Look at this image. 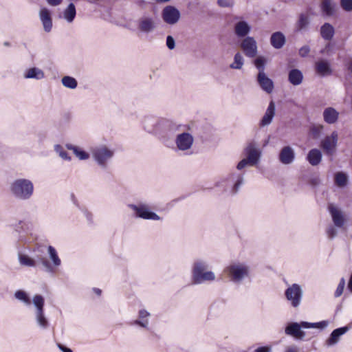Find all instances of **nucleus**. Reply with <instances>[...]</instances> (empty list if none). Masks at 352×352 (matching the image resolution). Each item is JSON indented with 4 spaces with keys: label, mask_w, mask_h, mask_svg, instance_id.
Listing matches in <instances>:
<instances>
[{
    "label": "nucleus",
    "mask_w": 352,
    "mask_h": 352,
    "mask_svg": "<svg viewBox=\"0 0 352 352\" xmlns=\"http://www.w3.org/2000/svg\"><path fill=\"white\" fill-rule=\"evenodd\" d=\"M224 272L230 281L237 285L251 277V267L245 262L232 261L225 268Z\"/></svg>",
    "instance_id": "1"
},
{
    "label": "nucleus",
    "mask_w": 352,
    "mask_h": 352,
    "mask_svg": "<svg viewBox=\"0 0 352 352\" xmlns=\"http://www.w3.org/2000/svg\"><path fill=\"white\" fill-rule=\"evenodd\" d=\"M12 195L19 201H27L31 199L34 193V184L28 179L18 178L10 185Z\"/></svg>",
    "instance_id": "2"
},
{
    "label": "nucleus",
    "mask_w": 352,
    "mask_h": 352,
    "mask_svg": "<svg viewBox=\"0 0 352 352\" xmlns=\"http://www.w3.org/2000/svg\"><path fill=\"white\" fill-rule=\"evenodd\" d=\"M209 263L206 260L197 259L192 267V280L195 285H199L206 281L215 280V274L212 271L207 270Z\"/></svg>",
    "instance_id": "3"
},
{
    "label": "nucleus",
    "mask_w": 352,
    "mask_h": 352,
    "mask_svg": "<svg viewBox=\"0 0 352 352\" xmlns=\"http://www.w3.org/2000/svg\"><path fill=\"white\" fill-rule=\"evenodd\" d=\"M328 324L329 322L325 320L314 323L308 322H301L300 323L292 322L289 323L285 328V333L297 339L302 340L305 336V333L301 330L302 328H317L320 329H324L328 326Z\"/></svg>",
    "instance_id": "4"
},
{
    "label": "nucleus",
    "mask_w": 352,
    "mask_h": 352,
    "mask_svg": "<svg viewBox=\"0 0 352 352\" xmlns=\"http://www.w3.org/2000/svg\"><path fill=\"white\" fill-rule=\"evenodd\" d=\"M94 160L102 169H106L114 156V151L105 144H100L91 148Z\"/></svg>",
    "instance_id": "5"
},
{
    "label": "nucleus",
    "mask_w": 352,
    "mask_h": 352,
    "mask_svg": "<svg viewBox=\"0 0 352 352\" xmlns=\"http://www.w3.org/2000/svg\"><path fill=\"white\" fill-rule=\"evenodd\" d=\"M127 208L133 212V216L136 219L153 220L154 211L152 206L144 201H137L127 204Z\"/></svg>",
    "instance_id": "6"
},
{
    "label": "nucleus",
    "mask_w": 352,
    "mask_h": 352,
    "mask_svg": "<svg viewBox=\"0 0 352 352\" xmlns=\"http://www.w3.org/2000/svg\"><path fill=\"white\" fill-rule=\"evenodd\" d=\"M32 303L35 307V320L37 324L43 329L49 327V322L44 314V298L39 294L35 295L32 298Z\"/></svg>",
    "instance_id": "7"
},
{
    "label": "nucleus",
    "mask_w": 352,
    "mask_h": 352,
    "mask_svg": "<svg viewBox=\"0 0 352 352\" xmlns=\"http://www.w3.org/2000/svg\"><path fill=\"white\" fill-rule=\"evenodd\" d=\"M47 252L52 263L45 257H41L38 261L41 263L47 273L53 274L55 272V269L60 266L61 260L53 246L49 245L47 247Z\"/></svg>",
    "instance_id": "8"
},
{
    "label": "nucleus",
    "mask_w": 352,
    "mask_h": 352,
    "mask_svg": "<svg viewBox=\"0 0 352 352\" xmlns=\"http://www.w3.org/2000/svg\"><path fill=\"white\" fill-rule=\"evenodd\" d=\"M285 296L292 307L298 308L303 296L302 287L297 283L289 285L285 291Z\"/></svg>",
    "instance_id": "9"
},
{
    "label": "nucleus",
    "mask_w": 352,
    "mask_h": 352,
    "mask_svg": "<svg viewBox=\"0 0 352 352\" xmlns=\"http://www.w3.org/2000/svg\"><path fill=\"white\" fill-rule=\"evenodd\" d=\"M338 141V132L334 131L321 140L320 146L327 155H333L336 151Z\"/></svg>",
    "instance_id": "10"
},
{
    "label": "nucleus",
    "mask_w": 352,
    "mask_h": 352,
    "mask_svg": "<svg viewBox=\"0 0 352 352\" xmlns=\"http://www.w3.org/2000/svg\"><path fill=\"white\" fill-rule=\"evenodd\" d=\"M162 18L166 24L173 25L180 20L181 13L175 6H166L162 12Z\"/></svg>",
    "instance_id": "11"
},
{
    "label": "nucleus",
    "mask_w": 352,
    "mask_h": 352,
    "mask_svg": "<svg viewBox=\"0 0 352 352\" xmlns=\"http://www.w3.org/2000/svg\"><path fill=\"white\" fill-rule=\"evenodd\" d=\"M175 142L177 150L187 151L192 148L194 138L190 133L183 132L176 136Z\"/></svg>",
    "instance_id": "12"
},
{
    "label": "nucleus",
    "mask_w": 352,
    "mask_h": 352,
    "mask_svg": "<svg viewBox=\"0 0 352 352\" xmlns=\"http://www.w3.org/2000/svg\"><path fill=\"white\" fill-rule=\"evenodd\" d=\"M245 158L249 160L251 166H254L258 163L261 156V151L256 142H250L245 148Z\"/></svg>",
    "instance_id": "13"
},
{
    "label": "nucleus",
    "mask_w": 352,
    "mask_h": 352,
    "mask_svg": "<svg viewBox=\"0 0 352 352\" xmlns=\"http://www.w3.org/2000/svg\"><path fill=\"white\" fill-rule=\"evenodd\" d=\"M240 46L247 57L254 58L256 56L258 51L257 43L253 37L247 36L243 38Z\"/></svg>",
    "instance_id": "14"
},
{
    "label": "nucleus",
    "mask_w": 352,
    "mask_h": 352,
    "mask_svg": "<svg viewBox=\"0 0 352 352\" xmlns=\"http://www.w3.org/2000/svg\"><path fill=\"white\" fill-rule=\"evenodd\" d=\"M328 210L331 214L335 226L342 228L346 221L343 212L333 204H329Z\"/></svg>",
    "instance_id": "15"
},
{
    "label": "nucleus",
    "mask_w": 352,
    "mask_h": 352,
    "mask_svg": "<svg viewBox=\"0 0 352 352\" xmlns=\"http://www.w3.org/2000/svg\"><path fill=\"white\" fill-rule=\"evenodd\" d=\"M296 157L294 149L290 146H283L278 155L279 161L284 165L292 164Z\"/></svg>",
    "instance_id": "16"
},
{
    "label": "nucleus",
    "mask_w": 352,
    "mask_h": 352,
    "mask_svg": "<svg viewBox=\"0 0 352 352\" xmlns=\"http://www.w3.org/2000/svg\"><path fill=\"white\" fill-rule=\"evenodd\" d=\"M251 31L250 25L245 21L241 20L236 22L234 26V34L239 38H245Z\"/></svg>",
    "instance_id": "17"
},
{
    "label": "nucleus",
    "mask_w": 352,
    "mask_h": 352,
    "mask_svg": "<svg viewBox=\"0 0 352 352\" xmlns=\"http://www.w3.org/2000/svg\"><path fill=\"white\" fill-rule=\"evenodd\" d=\"M39 16L45 32H50L52 28V20L50 10L46 8H42L39 12Z\"/></svg>",
    "instance_id": "18"
},
{
    "label": "nucleus",
    "mask_w": 352,
    "mask_h": 352,
    "mask_svg": "<svg viewBox=\"0 0 352 352\" xmlns=\"http://www.w3.org/2000/svg\"><path fill=\"white\" fill-rule=\"evenodd\" d=\"M339 115V112L331 107L325 108L322 113L324 121L329 124L336 123L338 120Z\"/></svg>",
    "instance_id": "19"
},
{
    "label": "nucleus",
    "mask_w": 352,
    "mask_h": 352,
    "mask_svg": "<svg viewBox=\"0 0 352 352\" xmlns=\"http://www.w3.org/2000/svg\"><path fill=\"white\" fill-rule=\"evenodd\" d=\"M257 80L263 91L267 94H271L273 91L274 82L265 73L258 74Z\"/></svg>",
    "instance_id": "20"
},
{
    "label": "nucleus",
    "mask_w": 352,
    "mask_h": 352,
    "mask_svg": "<svg viewBox=\"0 0 352 352\" xmlns=\"http://www.w3.org/2000/svg\"><path fill=\"white\" fill-rule=\"evenodd\" d=\"M348 331V327H340L333 330L329 338L326 341L327 345L330 346L337 344L340 340V337L346 333Z\"/></svg>",
    "instance_id": "21"
},
{
    "label": "nucleus",
    "mask_w": 352,
    "mask_h": 352,
    "mask_svg": "<svg viewBox=\"0 0 352 352\" xmlns=\"http://www.w3.org/2000/svg\"><path fill=\"white\" fill-rule=\"evenodd\" d=\"M275 110H276L275 104L273 101H271L268 105V107H267L263 117L262 118V119L261 120V122H260L261 126H267L272 122V119L275 115Z\"/></svg>",
    "instance_id": "22"
},
{
    "label": "nucleus",
    "mask_w": 352,
    "mask_h": 352,
    "mask_svg": "<svg viewBox=\"0 0 352 352\" xmlns=\"http://www.w3.org/2000/svg\"><path fill=\"white\" fill-rule=\"evenodd\" d=\"M306 158L311 166H316L321 162L322 154L320 149L312 148L309 151Z\"/></svg>",
    "instance_id": "23"
},
{
    "label": "nucleus",
    "mask_w": 352,
    "mask_h": 352,
    "mask_svg": "<svg viewBox=\"0 0 352 352\" xmlns=\"http://www.w3.org/2000/svg\"><path fill=\"white\" fill-rule=\"evenodd\" d=\"M17 256L21 266L28 267H35L36 266L37 261L27 254L19 251Z\"/></svg>",
    "instance_id": "24"
},
{
    "label": "nucleus",
    "mask_w": 352,
    "mask_h": 352,
    "mask_svg": "<svg viewBox=\"0 0 352 352\" xmlns=\"http://www.w3.org/2000/svg\"><path fill=\"white\" fill-rule=\"evenodd\" d=\"M286 38L280 32H276L271 35L270 43L275 49H280L285 44Z\"/></svg>",
    "instance_id": "25"
},
{
    "label": "nucleus",
    "mask_w": 352,
    "mask_h": 352,
    "mask_svg": "<svg viewBox=\"0 0 352 352\" xmlns=\"http://www.w3.org/2000/svg\"><path fill=\"white\" fill-rule=\"evenodd\" d=\"M288 80L294 86L300 85L303 80V74L302 72L298 69H291L288 74Z\"/></svg>",
    "instance_id": "26"
},
{
    "label": "nucleus",
    "mask_w": 352,
    "mask_h": 352,
    "mask_svg": "<svg viewBox=\"0 0 352 352\" xmlns=\"http://www.w3.org/2000/svg\"><path fill=\"white\" fill-rule=\"evenodd\" d=\"M23 77L26 79L41 80L44 78L45 74L42 69L34 67L26 69L23 74Z\"/></svg>",
    "instance_id": "27"
},
{
    "label": "nucleus",
    "mask_w": 352,
    "mask_h": 352,
    "mask_svg": "<svg viewBox=\"0 0 352 352\" xmlns=\"http://www.w3.org/2000/svg\"><path fill=\"white\" fill-rule=\"evenodd\" d=\"M316 72L320 76H327L331 74L330 64L327 60H320L316 63Z\"/></svg>",
    "instance_id": "28"
},
{
    "label": "nucleus",
    "mask_w": 352,
    "mask_h": 352,
    "mask_svg": "<svg viewBox=\"0 0 352 352\" xmlns=\"http://www.w3.org/2000/svg\"><path fill=\"white\" fill-rule=\"evenodd\" d=\"M349 182V176L346 173L339 171L334 175V183L339 188H344Z\"/></svg>",
    "instance_id": "29"
},
{
    "label": "nucleus",
    "mask_w": 352,
    "mask_h": 352,
    "mask_svg": "<svg viewBox=\"0 0 352 352\" xmlns=\"http://www.w3.org/2000/svg\"><path fill=\"white\" fill-rule=\"evenodd\" d=\"M229 179L234 180L232 188V193L236 194L239 190L241 186L243 185L244 182V177L242 174H234L232 173L229 176Z\"/></svg>",
    "instance_id": "30"
},
{
    "label": "nucleus",
    "mask_w": 352,
    "mask_h": 352,
    "mask_svg": "<svg viewBox=\"0 0 352 352\" xmlns=\"http://www.w3.org/2000/svg\"><path fill=\"white\" fill-rule=\"evenodd\" d=\"M66 146L67 149L72 151L80 160H86L89 158V154L80 147L70 144H67Z\"/></svg>",
    "instance_id": "31"
},
{
    "label": "nucleus",
    "mask_w": 352,
    "mask_h": 352,
    "mask_svg": "<svg viewBox=\"0 0 352 352\" xmlns=\"http://www.w3.org/2000/svg\"><path fill=\"white\" fill-rule=\"evenodd\" d=\"M150 316V314L144 309H142L139 311V318L134 320L131 324L139 325L142 327L146 328L148 324V318Z\"/></svg>",
    "instance_id": "32"
},
{
    "label": "nucleus",
    "mask_w": 352,
    "mask_h": 352,
    "mask_svg": "<svg viewBox=\"0 0 352 352\" xmlns=\"http://www.w3.org/2000/svg\"><path fill=\"white\" fill-rule=\"evenodd\" d=\"M321 36L327 41H330L334 35V28L329 23H325L320 28Z\"/></svg>",
    "instance_id": "33"
},
{
    "label": "nucleus",
    "mask_w": 352,
    "mask_h": 352,
    "mask_svg": "<svg viewBox=\"0 0 352 352\" xmlns=\"http://www.w3.org/2000/svg\"><path fill=\"white\" fill-rule=\"evenodd\" d=\"M153 25V19L148 16H143L140 19L139 28L142 32H150Z\"/></svg>",
    "instance_id": "34"
},
{
    "label": "nucleus",
    "mask_w": 352,
    "mask_h": 352,
    "mask_svg": "<svg viewBox=\"0 0 352 352\" xmlns=\"http://www.w3.org/2000/svg\"><path fill=\"white\" fill-rule=\"evenodd\" d=\"M76 14V7L73 3H70L63 12L64 18L68 23H72Z\"/></svg>",
    "instance_id": "35"
},
{
    "label": "nucleus",
    "mask_w": 352,
    "mask_h": 352,
    "mask_svg": "<svg viewBox=\"0 0 352 352\" xmlns=\"http://www.w3.org/2000/svg\"><path fill=\"white\" fill-rule=\"evenodd\" d=\"M334 3L331 0H323L321 4V9L323 13L327 16L333 15L334 12Z\"/></svg>",
    "instance_id": "36"
},
{
    "label": "nucleus",
    "mask_w": 352,
    "mask_h": 352,
    "mask_svg": "<svg viewBox=\"0 0 352 352\" xmlns=\"http://www.w3.org/2000/svg\"><path fill=\"white\" fill-rule=\"evenodd\" d=\"M244 65V58L240 52L235 54L234 61L230 65V67L234 69H241Z\"/></svg>",
    "instance_id": "37"
},
{
    "label": "nucleus",
    "mask_w": 352,
    "mask_h": 352,
    "mask_svg": "<svg viewBox=\"0 0 352 352\" xmlns=\"http://www.w3.org/2000/svg\"><path fill=\"white\" fill-rule=\"evenodd\" d=\"M61 82L65 87L71 89H74L78 86L77 80L74 77L69 76H65L63 77L61 79Z\"/></svg>",
    "instance_id": "38"
},
{
    "label": "nucleus",
    "mask_w": 352,
    "mask_h": 352,
    "mask_svg": "<svg viewBox=\"0 0 352 352\" xmlns=\"http://www.w3.org/2000/svg\"><path fill=\"white\" fill-rule=\"evenodd\" d=\"M14 297L23 302L25 305L30 306L31 305V299L28 296V294L23 290H18L14 293Z\"/></svg>",
    "instance_id": "39"
},
{
    "label": "nucleus",
    "mask_w": 352,
    "mask_h": 352,
    "mask_svg": "<svg viewBox=\"0 0 352 352\" xmlns=\"http://www.w3.org/2000/svg\"><path fill=\"white\" fill-rule=\"evenodd\" d=\"M266 62V58L262 56H257L254 60V64L258 70V74L265 73V65Z\"/></svg>",
    "instance_id": "40"
},
{
    "label": "nucleus",
    "mask_w": 352,
    "mask_h": 352,
    "mask_svg": "<svg viewBox=\"0 0 352 352\" xmlns=\"http://www.w3.org/2000/svg\"><path fill=\"white\" fill-rule=\"evenodd\" d=\"M309 20L307 15L301 14L296 24V28L298 31L305 30L309 25Z\"/></svg>",
    "instance_id": "41"
},
{
    "label": "nucleus",
    "mask_w": 352,
    "mask_h": 352,
    "mask_svg": "<svg viewBox=\"0 0 352 352\" xmlns=\"http://www.w3.org/2000/svg\"><path fill=\"white\" fill-rule=\"evenodd\" d=\"M54 151L63 160L70 161L71 157L68 155L67 152L64 150L62 146L56 144L54 146Z\"/></svg>",
    "instance_id": "42"
},
{
    "label": "nucleus",
    "mask_w": 352,
    "mask_h": 352,
    "mask_svg": "<svg viewBox=\"0 0 352 352\" xmlns=\"http://www.w3.org/2000/svg\"><path fill=\"white\" fill-rule=\"evenodd\" d=\"M344 286H345V280L344 278H342L340 279V283L337 287V289L335 292L334 295L336 297H339L342 294Z\"/></svg>",
    "instance_id": "43"
},
{
    "label": "nucleus",
    "mask_w": 352,
    "mask_h": 352,
    "mask_svg": "<svg viewBox=\"0 0 352 352\" xmlns=\"http://www.w3.org/2000/svg\"><path fill=\"white\" fill-rule=\"evenodd\" d=\"M326 232L328 238L330 239H334L338 234V231L336 228L331 225L327 227Z\"/></svg>",
    "instance_id": "44"
},
{
    "label": "nucleus",
    "mask_w": 352,
    "mask_h": 352,
    "mask_svg": "<svg viewBox=\"0 0 352 352\" xmlns=\"http://www.w3.org/2000/svg\"><path fill=\"white\" fill-rule=\"evenodd\" d=\"M217 4L221 8H229L234 5V0H217Z\"/></svg>",
    "instance_id": "45"
},
{
    "label": "nucleus",
    "mask_w": 352,
    "mask_h": 352,
    "mask_svg": "<svg viewBox=\"0 0 352 352\" xmlns=\"http://www.w3.org/2000/svg\"><path fill=\"white\" fill-rule=\"evenodd\" d=\"M342 8L346 11L352 10V0H341Z\"/></svg>",
    "instance_id": "46"
},
{
    "label": "nucleus",
    "mask_w": 352,
    "mask_h": 352,
    "mask_svg": "<svg viewBox=\"0 0 352 352\" xmlns=\"http://www.w3.org/2000/svg\"><path fill=\"white\" fill-rule=\"evenodd\" d=\"M247 166H251L250 162L249 160H248L247 158H244L238 163L236 168L239 170H241L242 169L245 168Z\"/></svg>",
    "instance_id": "47"
},
{
    "label": "nucleus",
    "mask_w": 352,
    "mask_h": 352,
    "mask_svg": "<svg viewBox=\"0 0 352 352\" xmlns=\"http://www.w3.org/2000/svg\"><path fill=\"white\" fill-rule=\"evenodd\" d=\"M152 122L151 118L146 119L144 122V129L148 131V133H152L154 130L153 126L151 124Z\"/></svg>",
    "instance_id": "48"
},
{
    "label": "nucleus",
    "mask_w": 352,
    "mask_h": 352,
    "mask_svg": "<svg viewBox=\"0 0 352 352\" xmlns=\"http://www.w3.org/2000/svg\"><path fill=\"white\" fill-rule=\"evenodd\" d=\"M323 129H324V126L322 124L314 126L311 129V132L315 137H318L320 135Z\"/></svg>",
    "instance_id": "49"
},
{
    "label": "nucleus",
    "mask_w": 352,
    "mask_h": 352,
    "mask_svg": "<svg viewBox=\"0 0 352 352\" xmlns=\"http://www.w3.org/2000/svg\"><path fill=\"white\" fill-rule=\"evenodd\" d=\"M166 45L169 50H173L175 47V41L172 36L166 37Z\"/></svg>",
    "instance_id": "50"
},
{
    "label": "nucleus",
    "mask_w": 352,
    "mask_h": 352,
    "mask_svg": "<svg viewBox=\"0 0 352 352\" xmlns=\"http://www.w3.org/2000/svg\"><path fill=\"white\" fill-rule=\"evenodd\" d=\"M310 52V48L308 45H304L299 50V55L301 57H306Z\"/></svg>",
    "instance_id": "51"
},
{
    "label": "nucleus",
    "mask_w": 352,
    "mask_h": 352,
    "mask_svg": "<svg viewBox=\"0 0 352 352\" xmlns=\"http://www.w3.org/2000/svg\"><path fill=\"white\" fill-rule=\"evenodd\" d=\"M58 347L62 352H73L72 349L61 344H58Z\"/></svg>",
    "instance_id": "52"
},
{
    "label": "nucleus",
    "mask_w": 352,
    "mask_h": 352,
    "mask_svg": "<svg viewBox=\"0 0 352 352\" xmlns=\"http://www.w3.org/2000/svg\"><path fill=\"white\" fill-rule=\"evenodd\" d=\"M271 349L268 346H261L255 350V352H270Z\"/></svg>",
    "instance_id": "53"
},
{
    "label": "nucleus",
    "mask_w": 352,
    "mask_h": 352,
    "mask_svg": "<svg viewBox=\"0 0 352 352\" xmlns=\"http://www.w3.org/2000/svg\"><path fill=\"white\" fill-rule=\"evenodd\" d=\"M47 3L52 6H56L61 3L62 0H47Z\"/></svg>",
    "instance_id": "54"
},
{
    "label": "nucleus",
    "mask_w": 352,
    "mask_h": 352,
    "mask_svg": "<svg viewBox=\"0 0 352 352\" xmlns=\"http://www.w3.org/2000/svg\"><path fill=\"white\" fill-rule=\"evenodd\" d=\"M19 240L25 243H31L33 241V238H27L21 234L19 236Z\"/></svg>",
    "instance_id": "55"
},
{
    "label": "nucleus",
    "mask_w": 352,
    "mask_h": 352,
    "mask_svg": "<svg viewBox=\"0 0 352 352\" xmlns=\"http://www.w3.org/2000/svg\"><path fill=\"white\" fill-rule=\"evenodd\" d=\"M286 352H298V349L296 346H292L287 349Z\"/></svg>",
    "instance_id": "56"
},
{
    "label": "nucleus",
    "mask_w": 352,
    "mask_h": 352,
    "mask_svg": "<svg viewBox=\"0 0 352 352\" xmlns=\"http://www.w3.org/2000/svg\"><path fill=\"white\" fill-rule=\"evenodd\" d=\"M84 213H85L86 217L87 218V219L89 221H91V218H92V214L89 211H87V210H85L84 211Z\"/></svg>",
    "instance_id": "57"
},
{
    "label": "nucleus",
    "mask_w": 352,
    "mask_h": 352,
    "mask_svg": "<svg viewBox=\"0 0 352 352\" xmlns=\"http://www.w3.org/2000/svg\"><path fill=\"white\" fill-rule=\"evenodd\" d=\"M348 288L352 292V274L351 275L349 283H348Z\"/></svg>",
    "instance_id": "58"
},
{
    "label": "nucleus",
    "mask_w": 352,
    "mask_h": 352,
    "mask_svg": "<svg viewBox=\"0 0 352 352\" xmlns=\"http://www.w3.org/2000/svg\"><path fill=\"white\" fill-rule=\"evenodd\" d=\"M95 294H96L98 296H100L101 294V290L98 288H94L93 289Z\"/></svg>",
    "instance_id": "59"
},
{
    "label": "nucleus",
    "mask_w": 352,
    "mask_h": 352,
    "mask_svg": "<svg viewBox=\"0 0 352 352\" xmlns=\"http://www.w3.org/2000/svg\"><path fill=\"white\" fill-rule=\"evenodd\" d=\"M140 3L145 4L146 6L149 7L150 9H153V4L151 3H145L144 1H141Z\"/></svg>",
    "instance_id": "60"
},
{
    "label": "nucleus",
    "mask_w": 352,
    "mask_h": 352,
    "mask_svg": "<svg viewBox=\"0 0 352 352\" xmlns=\"http://www.w3.org/2000/svg\"><path fill=\"white\" fill-rule=\"evenodd\" d=\"M348 69L352 72V60L349 63Z\"/></svg>",
    "instance_id": "61"
},
{
    "label": "nucleus",
    "mask_w": 352,
    "mask_h": 352,
    "mask_svg": "<svg viewBox=\"0 0 352 352\" xmlns=\"http://www.w3.org/2000/svg\"><path fill=\"white\" fill-rule=\"evenodd\" d=\"M170 1V0H155V2H157V3H166V2H168Z\"/></svg>",
    "instance_id": "62"
},
{
    "label": "nucleus",
    "mask_w": 352,
    "mask_h": 352,
    "mask_svg": "<svg viewBox=\"0 0 352 352\" xmlns=\"http://www.w3.org/2000/svg\"><path fill=\"white\" fill-rule=\"evenodd\" d=\"M89 2L91 3H96L97 1H98L99 0H87Z\"/></svg>",
    "instance_id": "63"
},
{
    "label": "nucleus",
    "mask_w": 352,
    "mask_h": 352,
    "mask_svg": "<svg viewBox=\"0 0 352 352\" xmlns=\"http://www.w3.org/2000/svg\"><path fill=\"white\" fill-rule=\"evenodd\" d=\"M160 217L155 214V220L160 219Z\"/></svg>",
    "instance_id": "64"
}]
</instances>
